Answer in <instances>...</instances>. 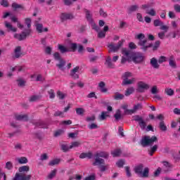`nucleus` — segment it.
<instances>
[{
	"mask_svg": "<svg viewBox=\"0 0 180 180\" xmlns=\"http://www.w3.org/2000/svg\"><path fill=\"white\" fill-rule=\"evenodd\" d=\"M135 174L140 178H148L150 175V169L148 167H145L143 165H139L134 169Z\"/></svg>",
	"mask_w": 180,
	"mask_h": 180,
	"instance_id": "1",
	"label": "nucleus"
},
{
	"mask_svg": "<svg viewBox=\"0 0 180 180\" xmlns=\"http://www.w3.org/2000/svg\"><path fill=\"white\" fill-rule=\"evenodd\" d=\"M156 141H158V139L157 136H145L142 137L140 144L142 146V147H148V146H153L154 143H156Z\"/></svg>",
	"mask_w": 180,
	"mask_h": 180,
	"instance_id": "2",
	"label": "nucleus"
},
{
	"mask_svg": "<svg viewBox=\"0 0 180 180\" xmlns=\"http://www.w3.org/2000/svg\"><path fill=\"white\" fill-rule=\"evenodd\" d=\"M94 157L95 162H93V165H101V164H105V160L102 158H108V157H109V154H108L106 152H100L96 153Z\"/></svg>",
	"mask_w": 180,
	"mask_h": 180,
	"instance_id": "3",
	"label": "nucleus"
},
{
	"mask_svg": "<svg viewBox=\"0 0 180 180\" xmlns=\"http://www.w3.org/2000/svg\"><path fill=\"white\" fill-rule=\"evenodd\" d=\"M53 58L54 60H56V61H58L56 67H58V68H59V70H60L61 71H64V68L65 67V64L67 63V62L65 61V60H64V58L61 57L60 53L56 52L55 53H53Z\"/></svg>",
	"mask_w": 180,
	"mask_h": 180,
	"instance_id": "4",
	"label": "nucleus"
},
{
	"mask_svg": "<svg viewBox=\"0 0 180 180\" xmlns=\"http://www.w3.org/2000/svg\"><path fill=\"white\" fill-rule=\"evenodd\" d=\"M146 36L144 35V34H139L137 35V39L140 40L139 42V45L141 46V50H143V51H147V49H150V47L153 46V44H149L148 45L146 46V43H147V39L142 40Z\"/></svg>",
	"mask_w": 180,
	"mask_h": 180,
	"instance_id": "5",
	"label": "nucleus"
},
{
	"mask_svg": "<svg viewBox=\"0 0 180 180\" xmlns=\"http://www.w3.org/2000/svg\"><path fill=\"white\" fill-rule=\"evenodd\" d=\"M122 53L123 56L121 60L122 64H124L126 61H129V60H131V58L133 57V52L130 50H127L126 49H122Z\"/></svg>",
	"mask_w": 180,
	"mask_h": 180,
	"instance_id": "6",
	"label": "nucleus"
},
{
	"mask_svg": "<svg viewBox=\"0 0 180 180\" xmlns=\"http://www.w3.org/2000/svg\"><path fill=\"white\" fill-rule=\"evenodd\" d=\"M123 43H124V39L118 41L117 45H115L112 43L110 44L108 46V47L109 49L108 53H116V52L119 51V50L120 49V47H122V46H123Z\"/></svg>",
	"mask_w": 180,
	"mask_h": 180,
	"instance_id": "7",
	"label": "nucleus"
},
{
	"mask_svg": "<svg viewBox=\"0 0 180 180\" xmlns=\"http://www.w3.org/2000/svg\"><path fill=\"white\" fill-rule=\"evenodd\" d=\"M30 30H27L26 31L22 32L20 34H14V39L18 40V41H22V40H26L27 36H30Z\"/></svg>",
	"mask_w": 180,
	"mask_h": 180,
	"instance_id": "8",
	"label": "nucleus"
},
{
	"mask_svg": "<svg viewBox=\"0 0 180 180\" xmlns=\"http://www.w3.org/2000/svg\"><path fill=\"white\" fill-rule=\"evenodd\" d=\"M32 175L16 173L13 180H30Z\"/></svg>",
	"mask_w": 180,
	"mask_h": 180,
	"instance_id": "9",
	"label": "nucleus"
},
{
	"mask_svg": "<svg viewBox=\"0 0 180 180\" xmlns=\"http://www.w3.org/2000/svg\"><path fill=\"white\" fill-rule=\"evenodd\" d=\"M79 72V66H76L75 68H74L70 70V77H71L72 79H79V75H78L77 73Z\"/></svg>",
	"mask_w": 180,
	"mask_h": 180,
	"instance_id": "10",
	"label": "nucleus"
},
{
	"mask_svg": "<svg viewBox=\"0 0 180 180\" xmlns=\"http://www.w3.org/2000/svg\"><path fill=\"white\" fill-rule=\"evenodd\" d=\"M160 30H162V32H158V37L160 40H164L165 39V33L169 30V26H163L162 27H160Z\"/></svg>",
	"mask_w": 180,
	"mask_h": 180,
	"instance_id": "11",
	"label": "nucleus"
},
{
	"mask_svg": "<svg viewBox=\"0 0 180 180\" xmlns=\"http://www.w3.org/2000/svg\"><path fill=\"white\" fill-rule=\"evenodd\" d=\"M75 18V16H74V14L72 13H63L60 15V20L62 22H65V20H72V19Z\"/></svg>",
	"mask_w": 180,
	"mask_h": 180,
	"instance_id": "12",
	"label": "nucleus"
},
{
	"mask_svg": "<svg viewBox=\"0 0 180 180\" xmlns=\"http://www.w3.org/2000/svg\"><path fill=\"white\" fill-rule=\"evenodd\" d=\"M150 85L147 84L144 82H138V91L143 93L144 91L149 89Z\"/></svg>",
	"mask_w": 180,
	"mask_h": 180,
	"instance_id": "13",
	"label": "nucleus"
},
{
	"mask_svg": "<svg viewBox=\"0 0 180 180\" xmlns=\"http://www.w3.org/2000/svg\"><path fill=\"white\" fill-rule=\"evenodd\" d=\"M131 58L132 59L134 63H141V61H143V60H144V57L143 56V55H141L140 53L133 54V53H132V57Z\"/></svg>",
	"mask_w": 180,
	"mask_h": 180,
	"instance_id": "14",
	"label": "nucleus"
},
{
	"mask_svg": "<svg viewBox=\"0 0 180 180\" xmlns=\"http://www.w3.org/2000/svg\"><path fill=\"white\" fill-rule=\"evenodd\" d=\"M35 27L38 33H43V32H49V28L47 27L43 28V24L41 23H37L35 25Z\"/></svg>",
	"mask_w": 180,
	"mask_h": 180,
	"instance_id": "15",
	"label": "nucleus"
},
{
	"mask_svg": "<svg viewBox=\"0 0 180 180\" xmlns=\"http://www.w3.org/2000/svg\"><path fill=\"white\" fill-rule=\"evenodd\" d=\"M22 56V46H16L14 49V57L15 58H20Z\"/></svg>",
	"mask_w": 180,
	"mask_h": 180,
	"instance_id": "16",
	"label": "nucleus"
},
{
	"mask_svg": "<svg viewBox=\"0 0 180 180\" xmlns=\"http://www.w3.org/2000/svg\"><path fill=\"white\" fill-rule=\"evenodd\" d=\"M105 65L107 67V68H115V65L112 62V58L110 56H108L105 59Z\"/></svg>",
	"mask_w": 180,
	"mask_h": 180,
	"instance_id": "17",
	"label": "nucleus"
},
{
	"mask_svg": "<svg viewBox=\"0 0 180 180\" xmlns=\"http://www.w3.org/2000/svg\"><path fill=\"white\" fill-rule=\"evenodd\" d=\"M136 82V78L132 77L131 79H124L122 80V85L123 86L126 85H131Z\"/></svg>",
	"mask_w": 180,
	"mask_h": 180,
	"instance_id": "18",
	"label": "nucleus"
},
{
	"mask_svg": "<svg viewBox=\"0 0 180 180\" xmlns=\"http://www.w3.org/2000/svg\"><path fill=\"white\" fill-rule=\"evenodd\" d=\"M141 109H143V105L140 103H138L134 106V108L130 110H127V112H129V113H131V115H133V113H136L137 110H141Z\"/></svg>",
	"mask_w": 180,
	"mask_h": 180,
	"instance_id": "19",
	"label": "nucleus"
},
{
	"mask_svg": "<svg viewBox=\"0 0 180 180\" xmlns=\"http://www.w3.org/2000/svg\"><path fill=\"white\" fill-rule=\"evenodd\" d=\"M5 27L8 30V32H17L18 29L13 27V26L11 25V22H8V21L4 22Z\"/></svg>",
	"mask_w": 180,
	"mask_h": 180,
	"instance_id": "20",
	"label": "nucleus"
},
{
	"mask_svg": "<svg viewBox=\"0 0 180 180\" xmlns=\"http://www.w3.org/2000/svg\"><path fill=\"white\" fill-rule=\"evenodd\" d=\"M16 120H22V122H27L29 120V117L27 115L21 114L15 115Z\"/></svg>",
	"mask_w": 180,
	"mask_h": 180,
	"instance_id": "21",
	"label": "nucleus"
},
{
	"mask_svg": "<svg viewBox=\"0 0 180 180\" xmlns=\"http://www.w3.org/2000/svg\"><path fill=\"white\" fill-rule=\"evenodd\" d=\"M37 127H40L41 129H48L49 124H47L44 121H38L35 123Z\"/></svg>",
	"mask_w": 180,
	"mask_h": 180,
	"instance_id": "22",
	"label": "nucleus"
},
{
	"mask_svg": "<svg viewBox=\"0 0 180 180\" xmlns=\"http://www.w3.org/2000/svg\"><path fill=\"white\" fill-rule=\"evenodd\" d=\"M60 150L63 151V153H68V151H70L71 148H70V146H68V144L65 143H60Z\"/></svg>",
	"mask_w": 180,
	"mask_h": 180,
	"instance_id": "23",
	"label": "nucleus"
},
{
	"mask_svg": "<svg viewBox=\"0 0 180 180\" xmlns=\"http://www.w3.org/2000/svg\"><path fill=\"white\" fill-rule=\"evenodd\" d=\"M169 65L172 67V68H176V62L175 61V58L174 56H171L169 58Z\"/></svg>",
	"mask_w": 180,
	"mask_h": 180,
	"instance_id": "24",
	"label": "nucleus"
},
{
	"mask_svg": "<svg viewBox=\"0 0 180 180\" xmlns=\"http://www.w3.org/2000/svg\"><path fill=\"white\" fill-rule=\"evenodd\" d=\"M112 98L115 101H122V99H124V94L119 92H115V94L112 96Z\"/></svg>",
	"mask_w": 180,
	"mask_h": 180,
	"instance_id": "25",
	"label": "nucleus"
},
{
	"mask_svg": "<svg viewBox=\"0 0 180 180\" xmlns=\"http://www.w3.org/2000/svg\"><path fill=\"white\" fill-rule=\"evenodd\" d=\"M150 65L153 68L158 69L160 68V65L158 64V60L155 58L150 59Z\"/></svg>",
	"mask_w": 180,
	"mask_h": 180,
	"instance_id": "26",
	"label": "nucleus"
},
{
	"mask_svg": "<svg viewBox=\"0 0 180 180\" xmlns=\"http://www.w3.org/2000/svg\"><path fill=\"white\" fill-rule=\"evenodd\" d=\"M86 13V18L87 19L88 22L92 23L94 22V18H92V13L89 11V10H85Z\"/></svg>",
	"mask_w": 180,
	"mask_h": 180,
	"instance_id": "27",
	"label": "nucleus"
},
{
	"mask_svg": "<svg viewBox=\"0 0 180 180\" xmlns=\"http://www.w3.org/2000/svg\"><path fill=\"white\" fill-rule=\"evenodd\" d=\"M11 6L13 9H14V11H16L17 9H21L22 11H25V6H23V5L22 4H18V3L16 2L13 3Z\"/></svg>",
	"mask_w": 180,
	"mask_h": 180,
	"instance_id": "28",
	"label": "nucleus"
},
{
	"mask_svg": "<svg viewBox=\"0 0 180 180\" xmlns=\"http://www.w3.org/2000/svg\"><path fill=\"white\" fill-rule=\"evenodd\" d=\"M153 25L155 27H158V26H160V27H162L164 26H168V25H164V22L161 21L160 19L155 20L153 21Z\"/></svg>",
	"mask_w": 180,
	"mask_h": 180,
	"instance_id": "29",
	"label": "nucleus"
},
{
	"mask_svg": "<svg viewBox=\"0 0 180 180\" xmlns=\"http://www.w3.org/2000/svg\"><path fill=\"white\" fill-rule=\"evenodd\" d=\"M79 158L84 159V158H89V160H91L92 158V153H82L79 155Z\"/></svg>",
	"mask_w": 180,
	"mask_h": 180,
	"instance_id": "30",
	"label": "nucleus"
},
{
	"mask_svg": "<svg viewBox=\"0 0 180 180\" xmlns=\"http://www.w3.org/2000/svg\"><path fill=\"white\" fill-rule=\"evenodd\" d=\"M157 150H158V145H154L152 146L150 150L148 151L149 155L153 156Z\"/></svg>",
	"mask_w": 180,
	"mask_h": 180,
	"instance_id": "31",
	"label": "nucleus"
},
{
	"mask_svg": "<svg viewBox=\"0 0 180 180\" xmlns=\"http://www.w3.org/2000/svg\"><path fill=\"white\" fill-rule=\"evenodd\" d=\"M17 161L19 164H27L28 162L27 158L26 157L18 158H17Z\"/></svg>",
	"mask_w": 180,
	"mask_h": 180,
	"instance_id": "32",
	"label": "nucleus"
},
{
	"mask_svg": "<svg viewBox=\"0 0 180 180\" xmlns=\"http://www.w3.org/2000/svg\"><path fill=\"white\" fill-rule=\"evenodd\" d=\"M111 154L112 157H120V154H122V150L120 149H115L111 151Z\"/></svg>",
	"mask_w": 180,
	"mask_h": 180,
	"instance_id": "33",
	"label": "nucleus"
},
{
	"mask_svg": "<svg viewBox=\"0 0 180 180\" xmlns=\"http://www.w3.org/2000/svg\"><path fill=\"white\" fill-rule=\"evenodd\" d=\"M19 172H29L30 171V167L29 166H22L19 167L18 169Z\"/></svg>",
	"mask_w": 180,
	"mask_h": 180,
	"instance_id": "34",
	"label": "nucleus"
},
{
	"mask_svg": "<svg viewBox=\"0 0 180 180\" xmlns=\"http://www.w3.org/2000/svg\"><path fill=\"white\" fill-rule=\"evenodd\" d=\"M60 161H61L60 159H54L49 162V165L51 167H54V165H58L60 164Z\"/></svg>",
	"mask_w": 180,
	"mask_h": 180,
	"instance_id": "35",
	"label": "nucleus"
},
{
	"mask_svg": "<svg viewBox=\"0 0 180 180\" xmlns=\"http://www.w3.org/2000/svg\"><path fill=\"white\" fill-rule=\"evenodd\" d=\"M115 120H120L122 119V111L120 110H117L115 114L114 115Z\"/></svg>",
	"mask_w": 180,
	"mask_h": 180,
	"instance_id": "36",
	"label": "nucleus"
},
{
	"mask_svg": "<svg viewBox=\"0 0 180 180\" xmlns=\"http://www.w3.org/2000/svg\"><path fill=\"white\" fill-rule=\"evenodd\" d=\"M159 128L160 130H162V131H167V125H165V122L164 121L159 123Z\"/></svg>",
	"mask_w": 180,
	"mask_h": 180,
	"instance_id": "37",
	"label": "nucleus"
},
{
	"mask_svg": "<svg viewBox=\"0 0 180 180\" xmlns=\"http://www.w3.org/2000/svg\"><path fill=\"white\" fill-rule=\"evenodd\" d=\"M17 82H18V86L21 87L25 86V85L26 84V81H25L22 78H18L17 79Z\"/></svg>",
	"mask_w": 180,
	"mask_h": 180,
	"instance_id": "38",
	"label": "nucleus"
},
{
	"mask_svg": "<svg viewBox=\"0 0 180 180\" xmlns=\"http://www.w3.org/2000/svg\"><path fill=\"white\" fill-rule=\"evenodd\" d=\"M76 113H77V115H79V116H83L84 114L85 113V109H84L82 108H76Z\"/></svg>",
	"mask_w": 180,
	"mask_h": 180,
	"instance_id": "39",
	"label": "nucleus"
},
{
	"mask_svg": "<svg viewBox=\"0 0 180 180\" xmlns=\"http://www.w3.org/2000/svg\"><path fill=\"white\" fill-rule=\"evenodd\" d=\"M58 49H59L60 53H62L63 54H64V53H68V51H70V50H68V49H67L65 46H64L63 45H58Z\"/></svg>",
	"mask_w": 180,
	"mask_h": 180,
	"instance_id": "40",
	"label": "nucleus"
},
{
	"mask_svg": "<svg viewBox=\"0 0 180 180\" xmlns=\"http://www.w3.org/2000/svg\"><path fill=\"white\" fill-rule=\"evenodd\" d=\"M165 94H167L168 96H172L174 94V91L172 89L166 88L165 89Z\"/></svg>",
	"mask_w": 180,
	"mask_h": 180,
	"instance_id": "41",
	"label": "nucleus"
},
{
	"mask_svg": "<svg viewBox=\"0 0 180 180\" xmlns=\"http://www.w3.org/2000/svg\"><path fill=\"white\" fill-rule=\"evenodd\" d=\"M57 174V169H53L51 172V173L48 175L47 179H53L54 176H56V174Z\"/></svg>",
	"mask_w": 180,
	"mask_h": 180,
	"instance_id": "42",
	"label": "nucleus"
},
{
	"mask_svg": "<svg viewBox=\"0 0 180 180\" xmlns=\"http://www.w3.org/2000/svg\"><path fill=\"white\" fill-rule=\"evenodd\" d=\"M131 72H126L122 75V79H129V78H131Z\"/></svg>",
	"mask_w": 180,
	"mask_h": 180,
	"instance_id": "43",
	"label": "nucleus"
},
{
	"mask_svg": "<svg viewBox=\"0 0 180 180\" xmlns=\"http://www.w3.org/2000/svg\"><path fill=\"white\" fill-rule=\"evenodd\" d=\"M108 113V112H102L101 115L98 116V119L100 120H105V119L109 116Z\"/></svg>",
	"mask_w": 180,
	"mask_h": 180,
	"instance_id": "44",
	"label": "nucleus"
},
{
	"mask_svg": "<svg viewBox=\"0 0 180 180\" xmlns=\"http://www.w3.org/2000/svg\"><path fill=\"white\" fill-rule=\"evenodd\" d=\"M134 92V87H129L125 91V96H129V95H131Z\"/></svg>",
	"mask_w": 180,
	"mask_h": 180,
	"instance_id": "45",
	"label": "nucleus"
},
{
	"mask_svg": "<svg viewBox=\"0 0 180 180\" xmlns=\"http://www.w3.org/2000/svg\"><path fill=\"white\" fill-rule=\"evenodd\" d=\"M139 124L142 130H144L147 127V124L145 122L144 120L139 122Z\"/></svg>",
	"mask_w": 180,
	"mask_h": 180,
	"instance_id": "46",
	"label": "nucleus"
},
{
	"mask_svg": "<svg viewBox=\"0 0 180 180\" xmlns=\"http://www.w3.org/2000/svg\"><path fill=\"white\" fill-rule=\"evenodd\" d=\"M40 98V96H32L30 98V102H37Z\"/></svg>",
	"mask_w": 180,
	"mask_h": 180,
	"instance_id": "47",
	"label": "nucleus"
},
{
	"mask_svg": "<svg viewBox=\"0 0 180 180\" xmlns=\"http://www.w3.org/2000/svg\"><path fill=\"white\" fill-rule=\"evenodd\" d=\"M0 5L4 6V8H8L9 6V2H8V0H1Z\"/></svg>",
	"mask_w": 180,
	"mask_h": 180,
	"instance_id": "48",
	"label": "nucleus"
},
{
	"mask_svg": "<svg viewBox=\"0 0 180 180\" xmlns=\"http://www.w3.org/2000/svg\"><path fill=\"white\" fill-rule=\"evenodd\" d=\"M50 99H54L56 98V93H54V90L50 89L48 91Z\"/></svg>",
	"mask_w": 180,
	"mask_h": 180,
	"instance_id": "49",
	"label": "nucleus"
},
{
	"mask_svg": "<svg viewBox=\"0 0 180 180\" xmlns=\"http://www.w3.org/2000/svg\"><path fill=\"white\" fill-rule=\"evenodd\" d=\"M57 96L59 99L63 100L65 98V94L60 91H57Z\"/></svg>",
	"mask_w": 180,
	"mask_h": 180,
	"instance_id": "50",
	"label": "nucleus"
},
{
	"mask_svg": "<svg viewBox=\"0 0 180 180\" xmlns=\"http://www.w3.org/2000/svg\"><path fill=\"white\" fill-rule=\"evenodd\" d=\"M79 146H81V142L75 141V142L72 143L71 146H70V148H74L75 147H79Z\"/></svg>",
	"mask_w": 180,
	"mask_h": 180,
	"instance_id": "51",
	"label": "nucleus"
},
{
	"mask_svg": "<svg viewBox=\"0 0 180 180\" xmlns=\"http://www.w3.org/2000/svg\"><path fill=\"white\" fill-rule=\"evenodd\" d=\"M25 24L27 25L28 29H30V27L32 26V19L27 18L25 19Z\"/></svg>",
	"mask_w": 180,
	"mask_h": 180,
	"instance_id": "52",
	"label": "nucleus"
},
{
	"mask_svg": "<svg viewBox=\"0 0 180 180\" xmlns=\"http://www.w3.org/2000/svg\"><path fill=\"white\" fill-rule=\"evenodd\" d=\"M146 13L150 16H155L156 15L155 10H154V8H151L150 11L147 10Z\"/></svg>",
	"mask_w": 180,
	"mask_h": 180,
	"instance_id": "53",
	"label": "nucleus"
},
{
	"mask_svg": "<svg viewBox=\"0 0 180 180\" xmlns=\"http://www.w3.org/2000/svg\"><path fill=\"white\" fill-rule=\"evenodd\" d=\"M116 165L117 167H118V168H122L123 165H124V160H120L116 162Z\"/></svg>",
	"mask_w": 180,
	"mask_h": 180,
	"instance_id": "54",
	"label": "nucleus"
},
{
	"mask_svg": "<svg viewBox=\"0 0 180 180\" xmlns=\"http://www.w3.org/2000/svg\"><path fill=\"white\" fill-rule=\"evenodd\" d=\"M90 23H91V27H92V29H94V30H96V32H99V30H100L99 27L98 25H96V24L94 21H92V22H90Z\"/></svg>",
	"mask_w": 180,
	"mask_h": 180,
	"instance_id": "55",
	"label": "nucleus"
},
{
	"mask_svg": "<svg viewBox=\"0 0 180 180\" xmlns=\"http://www.w3.org/2000/svg\"><path fill=\"white\" fill-rule=\"evenodd\" d=\"M162 169L161 167H158L156 171L154 172L153 176L157 178V176H160V174H161Z\"/></svg>",
	"mask_w": 180,
	"mask_h": 180,
	"instance_id": "56",
	"label": "nucleus"
},
{
	"mask_svg": "<svg viewBox=\"0 0 180 180\" xmlns=\"http://www.w3.org/2000/svg\"><path fill=\"white\" fill-rule=\"evenodd\" d=\"M98 168L100 169V171H101V172H105V171H106V169H108V165H100L98 166Z\"/></svg>",
	"mask_w": 180,
	"mask_h": 180,
	"instance_id": "57",
	"label": "nucleus"
},
{
	"mask_svg": "<svg viewBox=\"0 0 180 180\" xmlns=\"http://www.w3.org/2000/svg\"><path fill=\"white\" fill-rule=\"evenodd\" d=\"M5 168H6V169L11 170V169H12V168H13V165L11 162H7L6 163V167H5Z\"/></svg>",
	"mask_w": 180,
	"mask_h": 180,
	"instance_id": "58",
	"label": "nucleus"
},
{
	"mask_svg": "<svg viewBox=\"0 0 180 180\" xmlns=\"http://www.w3.org/2000/svg\"><path fill=\"white\" fill-rule=\"evenodd\" d=\"M160 44H161V41H156L154 44L153 50L154 51H155V50H157L158 49V47H160Z\"/></svg>",
	"mask_w": 180,
	"mask_h": 180,
	"instance_id": "59",
	"label": "nucleus"
},
{
	"mask_svg": "<svg viewBox=\"0 0 180 180\" xmlns=\"http://www.w3.org/2000/svg\"><path fill=\"white\" fill-rule=\"evenodd\" d=\"M151 94L155 95V94H158V88L157 86H153L150 90Z\"/></svg>",
	"mask_w": 180,
	"mask_h": 180,
	"instance_id": "60",
	"label": "nucleus"
},
{
	"mask_svg": "<svg viewBox=\"0 0 180 180\" xmlns=\"http://www.w3.org/2000/svg\"><path fill=\"white\" fill-rule=\"evenodd\" d=\"M136 11H139L138 5H134L129 8V11H131V12H136Z\"/></svg>",
	"mask_w": 180,
	"mask_h": 180,
	"instance_id": "61",
	"label": "nucleus"
},
{
	"mask_svg": "<svg viewBox=\"0 0 180 180\" xmlns=\"http://www.w3.org/2000/svg\"><path fill=\"white\" fill-rule=\"evenodd\" d=\"M158 61L159 64H162V63H165V61H167V57L160 56Z\"/></svg>",
	"mask_w": 180,
	"mask_h": 180,
	"instance_id": "62",
	"label": "nucleus"
},
{
	"mask_svg": "<svg viewBox=\"0 0 180 180\" xmlns=\"http://www.w3.org/2000/svg\"><path fill=\"white\" fill-rule=\"evenodd\" d=\"M125 171H126L127 176H128V178H130L131 176V172H130V167H125Z\"/></svg>",
	"mask_w": 180,
	"mask_h": 180,
	"instance_id": "63",
	"label": "nucleus"
},
{
	"mask_svg": "<svg viewBox=\"0 0 180 180\" xmlns=\"http://www.w3.org/2000/svg\"><path fill=\"white\" fill-rule=\"evenodd\" d=\"M143 120V117H141L140 115H135L133 117V120L135 122H141Z\"/></svg>",
	"mask_w": 180,
	"mask_h": 180,
	"instance_id": "64",
	"label": "nucleus"
}]
</instances>
